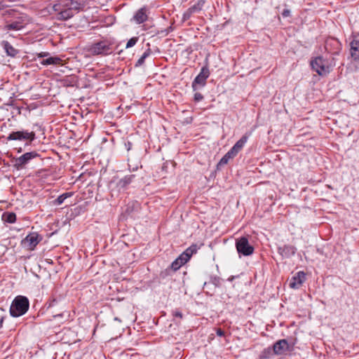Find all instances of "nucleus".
Masks as SVG:
<instances>
[{
	"instance_id": "c756f323",
	"label": "nucleus",
	"mask_w": 359,
	"mask_h": 359,
	"mask_svg": "<svg viewBox=\"0 0 359 359\" xmlns=\"http://www.w3.org/2000/svg\"><path fill=\"white\" fill-rule=\"evenodd\" d=\"M203 99V95L201 93H196L194 94V100L196 102L201 101Z\"/></svg>"
},
{
	"instance_id": "2f4dec72",
	"label": "nucleus",
	"mask_w": 359,
	"mask_h": 359,
	"mask_svg": "<svg viewBox=\"0 0 359 359\" xmlns=\"http://www.w3.org/2000/svg\"><path fill=\"white\" fill-rule=\"evenodd\" d=\"M48 55H49L48 52H41L39 53H37L36 55L38 57H47Z\"/></svg>"
},
{
	"instance_id": "5701e85b",
	"label": "nucleus",
	"mask_w": 359,
	"mask_h": 359,
	"mask_svg": "<svg viewBox=\"0 0 359 359\" xmlns=\"http://www.w3.org/2000/svg\"><path fill=\"white\" fill-rule=\"evenodd\" d=\"M2 218L5 222L13 224L16 221V215L14 212H5L3 214Z\"/></svg>"
},
{
	"instance_id": "bb28decb",
	"label": "nucleus",
	"mask_w": 359,
	"mask_h": 359,
	"mask_svg": "<svg viewBox=\"0 0 359 359\" xmlns=\"http://www.w3.org/2000/svg\"><path fill=\"white\" fill-rule=\"evenodd\" d=\"M72 195V193H65V194L59 196L55 201V204L61 205L66 198H67L68 197H70Z\"/></svg>"
},
{
	"instance_id": "f704fd0d",
	"label": "nucleus",
	"mask_w": 359,
	"mask_h": 359,
	"mask_svg": "<svg viewBox=\"0 0 359 359\" xmlns=\"http://www.w3.org/2000/svg\"><path fill=\"white\" fill-rule=\"evenodd\" d=\"M62 313H60V314H57V315H55L53 317L56 318V317H62Z\"/></svg>"
},
{
	"instance_id": "9d476101",
	"label": "nucleus",
	"mask_w": 359,
	"mask_h": 359,
	"mask_svg": "<svg viewBox=\"0 0 359 359\" xmlns=\"http://www.w3.org/2000/svg\"><path fill=\"white\" fill-rule=\"evenodd\" d=\"M325 48L332 55H338L341 50V44L337 39L329 38L325 41Z\"/></svg>"
},
{
	"instance_id": "f3484780",
	"label": "nucleus",
	"mask_w": 359,
	"mask_h": 359,
	"mask_svg": "<svg viewBox=\"0 0 359 359\" xmlns=\"http://www.w3.org/2000/svg\"><path fill=\"white\" fill-rule=\"evenodd\" d=\"M351 57L354 60H359V41L353 40L350 43Z\"/></svg>"
},
{
	"instance_id": "a211bd4d",
	"label": "nucleus",
	"mask_w": 359,
	"mask_h": 359,
	"mask_svg": "<svg viewBox=\"0 0 359 359\" xmlns=\"http://www.w3.org/2000/svg\"><path fill=\"white\" fill-rule=\"evenodd\" d=\"M1 45L8 56L15 57L18 53V50L15 49L8 41H3L1 42Z\"/></svg>"
},
{
	"instance_id": "0eeeda50",
	"label": "nucleus",
	"mask_w": 359,
	"mask_h": 359,
	"mask_svg": "<svg viewBox=\"0 0 359 359\" xmlns=\"http://www.w3.org/2000/svg\"><path fill=\"white\" fill-rule=\"evenodd\" d=\"M210 76V71L208 67H203L198 75L192 83V88L196 90L198 87H203L206 84V80Z\"/></svg>"
},
{
	"instance_id": "4468645a",
	"label": "nucleus",
	"mask_w": 359,
	"mask_h": 359,
	"mask_svg": "<svg viewBox=\"0 0 359 359\" xmlns=\"http://www.w3.org/2000/svg\"><path fill=\"white\" fill-rule=\"evenodd\" d=\"M25 26V22L23 20L19 19L17 20L11 21L8 22L4 27V30H14L18 31L24 28Z\"/></svg>"
},
{
	"instance_id": "dca6fc26",
	"label": "nucleus",
	"mask_w": 359,
	"mask_h": 359,
	"mask_svg": "<svg viewBox=\"0 0 359 359\" xmlns=\"http://www.w3.org/2000/svg\"><path fill=\"white\" fill-rule=\"evenodd\" d=\"M248 139V135H243L238 141H237L236 142V144L230 149L231 153H233L235 156H236L238 154V153L243 149V147L247 142Z\"/></svg>"
},
{
	"instance_id": "ddd939ff",
	"label": "nucleus",
	"mask_w": 359,
	"mask_h": 359,
	"mask_svg": "<svg viewBox=\"0 0 359 359\" xmlns=\"http://www.w3.org/2000/svg\"><path fill=\"white\" fill-rule=\"evenodd\" d=\"M273 348L275 354L280 355L288 350L289 344L286 339H280L273 344Z\"/></svg>"
},
{
	"instance_id": "c85d7f7f",
	"label": "nucleus",
	"mask_w": 359,
	"mask_h": 359,
	"mask_svg": "<svg viewBox=\"0 0 359 359\" xmlns=\"http://www.w3.org/2000/svg\"><path fill=\"white\" fill-rule=\"evenodd\" d=\"M194 13L192 11H191V9L189 8L184 13L183 15V18L184 20H187L189 19L191 15L193 14Z\"/></svg>"
},
{
	"instance_id": "a878e982",
	"label": "nucleus",
	"mask_w": 359,
	"mask_h": 359,
	"mask_svg": "<svg viewBox=\"0 0 359 359\" xmlns=\"http://www.w3.org/2000/svg\"><path fill=\"white\" fill-rule=\"evenodd\" d=\"M151 53V50L150 48H147V50L142 54V55L140 57V59L137 61L135 64V67L141 66L144 64V60L147 57H148Z\"/></svg>"
},
{
	"instance_id": "aec40b11",
	"label": "nucleus",
	"mask_w": 359,
	"mask_h": 359,
	"mask_svg": "<svg viewBox=\"0 0 359 359\" xmlns=\"http://www.w3.org/2000/svg\"><path fill=\"white\" fill-rule=\"evenodd\" d=\"M41 64L42 65H62V60L60 57H57V56L50 57L47 59L43 60L41 62Z\"/></svg>"
},
{
	"instance_id": "1a4fd4ad",
	"label": "nucleus",
	"mask_w": 359,
	"mask_h": 359,
	"mask_svg": "<svg viewBox=\"0 0 359 359\" xmlns=\"http://www.w3.org/2000/svg\"><path fill=\"white\" fill-rule=\"evenodd\" d=\"M41 238L36 232L28 234L22 241V245L29 250H33L40 242Z\"/></svg>"
},
{
	"instance_id": "2eb2a0df",
	"label": "nucleus",
	"mask_w": 359,
	"mask_h": 359,
	"mask_svg": "<svg viewBox=\"0 0 359 359\" xmlns=\"http://www.w3.org/2000/svg\"><path fill=\"white\" fill-rule=\"evenodd\" d=\"M148 19L147 8L145 7L140 8L134 15L133 20L137 24H141L146 22Z\"/></svg>"
},
{
	"instance_id": "6e6552de",
	"label": "nucleus",
	"mask_w": 359,
	"mask_h": 359,
	"mask_svg": "<svg viewBox=\"0 0 359 359\" xmlns=\"http://www.w3.org/2000/svg\"><path fill=\"white\" fill-rule=\"evenodd\" d=\"M38 156L39 154L36 151L27 152L15 160L14 167L18 170L22 169L29 161Z\"/></svg>"
},
{
	"instance_id": "39448f33",
	"label": "nucleus",
	"mask_w": 359,
	"mask_h": 359,
	"mask_svg": "<svg viewBox=\"0 0 359 359\" xmlns=\"http://www.w3.org/2000/svg\"><path fill=\"white\" fill-rule=\"evenodd\" d=\"M236 248L238 252L244 256L251 255L254 252V248L249 244L248 239L246 237L236 239Z\"/></svg>"
},
{
	"instance_id": "f8f14e48",
	"label": "nucleus",
	"mask_w": 359,
	"mask_h": 359,
	"mask_svg": "<svg viewBox=\"0 0 359 359\" xmlns=\"http://www.w3.org/2000/svg\"><path fill=\"white\" fill-rule=\"evenodd\" d=\"M297 248L291 245H284L278 248V253L285 258H288L296 253Z\"/></svg>"
},
{
	"instance_id": "7ed1b4c3",
	"label": "nucleus",
	"mask_w": 359,
	"mask_h": 359,
	"mask_svg": "<svg viewBox=\"0 0 359 359\" xmlns=\"http://www.w3.org/2000/svg\"><path fill=\"white\" fill-rule=\"evenodd\" d=\"M89 51L93 55H108L112 53V47L107 41H99L91 45Z\"/></svg>"
},
{
	"instance_id": "e433bc0d",
	"label": "nucleus",
	"mask_w": 359,
	"mask_h": 359,
	"mask_svg": "<svg viewBox=\"0 0 359 359\" xmlns=\"http://www.w3.org/2000/svg\"><path fill=\"white\" fill-rule=\"evenodd\" d=\"M114 320L120 321L118 318H115Z\"/></svg>"
},
{
	"instance_id": "393cba45",
	"label": "nucleus",
	"mask_w": 359,
	"mask_h": 359,
	"mask_svg": "<svg viewBox=\"0 0 359 359\" xmlns=\"http://www.w3.org/2000/svg\"><path fill=\"white\" fill-rule=\"evenodd\" d=\"M205 4V0H198L194 5L191 6L189 8L194 13L199 12L202 10Z\"/></svg>"
},
{
	"instance_id": "7c9ffc66",
	"label": "nucleus",
	"mask_w": 359,
	"mask_h": 359,
	"mask_svg": "<svg viewBox=\"0 0 359 359\" xmlns=\"http://www.w3.org/2000/svg\"><path fill=\"white\" fill-rule=\"evenodd\" d=\"M172 315L175 316V317H177V318H179L180 319L182 318L183 317V314L182 313V312H180V311H173V313Z\"/></svg>"
},
{
	"instance_id": "6ab92c4d",
	"label": "nucleus",
	"mask_w": 359,
	"mask_h": 359,
	"mask_svg": "<svg viewBox=\"0 0 359 359\" xmlns=\"http://www.w3.org/2000/svg\"><path fill=\"white\" fill-rule=\"evenodd\" d=\"M135 177V175H129L125 176L123 178L121 179L118 182L117 187L119 189H126L128 186V184H130L133 182Z\"/></svg>"
},
{
	"instance_id": "9b49d317",
	"label": "nucleus",
	"mask_w": 359,
	"mask_h": 359,
	"mask_svg": "<svg viewBox=\"0 0 359 359\" xmlns=\"http://www.w3.org/2000/svg\"><path fill=\"white\" fill-rule=\"evenodd\" d=\"M306 274L303 271H299L297 274L293 276L289 283L290 287L292 289L299 288L303 283L305 281Z\"/></svg>"
},
{
	"instance_id": "f257e3e1",
	"label": "nucleus",
	"mask_w": 359,
	"mask_h": 359,
	"mask_svg": "<svg viewBox=\"0 0 359 359\" xmlns=\"http://www.w3.org/2000/svg\"><path fill=\"white\" fill-rule=\"evenodd\" d=\"M88 4L89 0H69L65 2L57 1L53 6V10L55 12L57 20H67L83 11Z\"/></svg>"
},
{
	"instance_id": "423d86ee",
	"label": "nucleus",
	"mask_w": 359,
	"mask_h": 359,
	"mask_svg": "<svg viewBox=\"0 0 359 359\" xmlns=\"http://www.w3.org/2000/svg\"><path fill=\"white\" fill-rule=\"evenodd\" d=\"M36 138L35 133L27 130L12 132L7 137L8 140H29L32 142Z\"/></svg>"
},
{
	"instance_id": "b1692460",
	"label": "nucleus",
	"mask_w": 359,
	"mask_h": 359,
	"mask_svg": "<svg viewBox=\"0 0 359 359\" xmlns=\"http://www.w3.org/2000/svg\"><path fill=\"white\" fill-rule=\"evenodd\" d=\"M236 156L231 153V151L229 150L219 161L218 165H224L228 163L229 161L231 158H233Z\"/></svg>"
},
{
	"instance_id": "20e7f679",
	"label": "nucleus",
	"mask_w": 359,
	"mask_h": 359,
	"mask_svg": "<svg viewBox=\"0 0 359 359\" xmlns=\"http://www.w3.org/2000/svg\"><path fill=\"white\" fill-rule=\"evenodd\" d=\"M311 66L319 75H325L330 72V67L327 65V62L320 56L312 60Z\"/></svg>"
},
{
	"instance_id": "4be33fe9",
	"label": "nucleus",
	"mask_w": 359,
	"mask_h": 359,
	"mask_svg": "<svg viewBox=\"0 0 359 359\" xmlns=\"http://www.w3.org/2000/svg\"><path fill=\"white\" fill-rule=\"evenodd\" d=\"M187 262V261L180 255L175 261L172 262L170 267L173 271H177Z\"/></svg>"
},
{
	"instance_id": "c9c22d12",
	"label": "nucleus",
	"mask_w": 359,
	"mask_h": 359,
	"mask_svg": "<svg viewBox=\"0 0 359 359\" xmlns=\"http://www.w3.org/2000/svg\"><path fill=\"white\" fill-rule=\"evenodd\" d=\"M2 323H3V320H0V327H1V325H2Z\"/></svg>"
},
{
	"instance_id": "f03ea898",
	"label": "nucleus",
	"mask_w": 359,
	"mask_h": 359,
	"mask_svg": "<svg viewBox=\"0 0 359 359\" xmlns=\"http://www.w3.org/2000/svg\"><path fill=\"white\" fill-rule=\"evenodd\" d=\"M29 306V300L26 297L17 296L11 305L10 313L13 317L21 316L27 311Z\"/></svg>"
},
{
	"instance_id": "473e14b6",
	"label": "nucleus",
	"mask_w": 359,
	"mask_h": 359,
	"mask_svg": "<svg viewBox=\"0 0 359 359\" xmlns=\"http://www.w3.org/2000/svg\"><path fill=\"white\" fill-rule=\"evenodd\" d=\"M216 333H217V336H219V337L224 336V332L220 328L217 329Z\"/></svg>"
},
{
	"instance_id": "72a5a7b5",
	"label": "nucleus",
	"mask_w": 359,
	"mask_h": 359,
	"mask_svg": "<svg viewBox=\"0 0 359 359\" xmlns=\"http://www.w3.org/2000/svg\"><path fill=\"white\" fill-rule=\"evenodd\" d=\"M290 11L287 9H285L283 11L282 15L283 17H287L290 15Z\"/></svg>"
},
{
	"instance_id": "cd10ccee",
	"label": "nucleus",
	"mask_w": 359,
	"mask_h": 359,
	"mask_svg": "<svg viewBox=\"0 0 359 359\" xmlns=\"http://www.w3.org/2000/svg\"><path fill=\"white\" fill-rule=\"evenodd\" d=\"M137 41V38H136V37H133V38L130 39L126 43V48H128L133 47V46H135L136 44Z\"/></svg>"
},
{
	"instance_id": "412c9836",
	"label": "nucleus",
	"mask_w": 359,
	"mask_h": 359,
	"mask_svg": "<svg viewBox=\"0 0 359 359\" xmlns=\"http://www.w3.org/2000/svg\"><path fill=\"white\" fill-rule=\"evenodd\" d=\"M198 250V247L196 244L191 245L190 247H189L184 252H183L181 255L184 257V258L188 262L191 257L196 253Z\"/></svg>"
}]
</instances>
